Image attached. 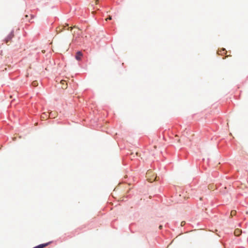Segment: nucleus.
<instances>
[{
    "instance_id": "nucleus-2",
    "label": "nucleus",
    "mask_w": 248,
    "mask_h": 248,
    "mask_svg": "<svg viewBox=\"0 0 248 248\" xmlns=\"http://www.w3.org/2000/svg\"><path fill=\"white\" fill-rule=\"evenodd\" d=\"M14 32L13 31L11 32L4 39V41L5 42V43L8 45H9L8 43L9 42H11V41L14 37Z\"/></svg>"
},
{
    "instance_id": "nucleus-14",
    "label": "nucleus",
    "mask_w": 248,
    "mask_h": 248,
    "mask_svg": "<svg viewBox=\"0 0 248 248\" xmlns=\"http://www.w3.org/2000/svg\"><path fill=\"white\" fill-rule=\"evenodd\" d=\"M162 226L161 225L159 226V228L160 229H161L162 228Z\"/></svg>"
},
{
    "instance_id": "nucleus-13",
    "label": "nucleus",
    "mask_w": 248,
    "mask_h": 248,
    "mask_svg": "<svg viewBox=\"0 0 248 248\" xmlns=\"http://www.w3.org/2000/svg\"><path fill=\"white\" fill-rule=\"evenodd\" d=\"M49 117L50 118L51 117H52V112L50 113L49 115Z\"/></svg>"
},
{
    "instance_id": "nucleus-12",
    "label": "nucleus",
    "mask_w": 248,
    "mask_h": 248,
    "mask_svg": "<svg viewBox=\"0 0 248 248\" xmlns=\"http://www.w3.org/2000/svg\"><path fill=\"white\" fill-rule=\"evenodd\" d=\"M60 30L59 31H59V32H62V30L64 29V28H62V29H61L60 28H59Z\"/></svg>"
},
{
    "instance_id": "nucleus-1",
    "label": "nucleus",
    "mask_w": 248,
    "mask_h": 248,
    "mask_svg": "<svg viewBox=\"0 0 248 248\" xmlns=\"http://www.w3.org/2000/svg\"><path fill=\"white\" fill-rule=\"evenodd\" d=\"M147 180L149 182H153L154 181H157V177L155 173L151 170H148L146 173Z\"/></svg>"
},
{
    "instance_id": "nucleus-15",
    "label": "nucleus",
    "mask_w": 248,
    "mask_h": 248,
    "mask_svg": "<svg viewBox=\"0 0 248 248\" xmlns=\"http://www.w3.org/2000/svg\"><path fill=\"white\" fill-rule=\"evenodd\" d=\"M74 37H75V31H74V34H73Z\"/></svg>"
},
{
    "instance_id": "nucleus-4",
    "label": "nucleus",
    "mask_w": 248,
    "mask_h": 248,
    "mask_svg": "<svg viewBox=\"0 0 248 248\" xmlns=\"http://www.w3.org/2000/svg\"><path fill=\"white\" fill-rule=\"evenodd\" d=\"M241 232L242 231L240 229H236L234 232V234L235 236H238L241 234Z\"/></svg>"
},
{
    "instance_id": "nucleus-7",
    "label": "nucleus",
    "mask_w": 248,
    "mask_h": 248,
    "mask_svg": "<svg viewBox=\"0 0 248 248\" xmlns=\"http://www.w3.org/2000/svg\"><path fill=\"white\" fill-rule=\"evenodd\" d=\"M47 117H48L47 113H43L41 116V118L42 119V120H45V119H47Z\"/></svg>"
},
{
    "instance_id": "nucleus-18",
    "label": "nucleus",
    "mask_w": 248,
    "mask_h": 248,
    "mask_svg": "<svg viewBox=\"0 0 248 248\" xmlns=\"http://www.w3.org/2000/svg\"><path fill=\"white\" fill-rule=\"evenodd\" d=\"M45 50H43V51H42V52H43V53H45Z\"/></svg>"
},
{
    "instance_id": "nucleus-10",
    "label": "nucleus",
    "mask_w": 248,
    "mask_h": 248,
    "mask_svg": "<svg viewBox=\"0 0 248 248\" xmlns=\"http://www.w3.org/2000/svg\"><path fill=\"white\" fill-rule=\"evenodd\" d=\"M81 32V31L79 29H77V33L79 34Z\"/></svg>"
},
{
    "instance_id": "nucleus-11",
    "label": "nucleus",
    "mask_w": 248,
    "mask_h": 248,
    "mask_svg": "<svg viewBox=\"0 0 248 248\" xmlns=\"http://www.w3.org/2000/svg\"><path fill=\"white\" fill-rule=\"evenodd\" d=\"M112 18H111V16H109V17L107 18L106 20H107L108 19V20H111Z\"/></svg>"
},
{
    "instance_id": "nucleus-20",
    "label": "nucleus",
    "mask_w": 248,
    "mask_h": 248,
    "mask_svg": "<svg viewBox=\"0 0 248 248\" xmlns=\"http://www.w3.org/2000/svg\"><path fill=\"white\" fill-rule=\"evenodd\" d=\"M182 224H184V223H183V222H181V225H182V226L183 225Z\"/></svg>"
},
{
    "instance_id": "nucleus-8",
    "label": "nucleus",
    "mask_w": 248,
    "mask_h": 248,
    "mask_svg": "<svg viewBox=\"0 0 248 248\" xmlns=\"http://www.w3.org/2000/svg\"><path fill=\"white\" fill-rule=\"evenodd\" d=\"M236 211H235V210H232V211H231V215H230V216H231V217H233V216H235V215H236Z\"/></svg>"
},
{
    "instance_id": "nucleus-5",
    "label": "nucleus",
    "mask_w": 248,
    "mask_h": 248,
    "mask_svg": "<svg viewBox=\"0 0 248 248\" xmlns=\"http://www.w3.org/2000/svg\"><path fill=\"white\" fill-rule=\"evenodd\" d=\"M49 243H47L46 244H41L36 247H35L34 248H44L46 247V246H47L49 244Z\"/></svg>"
},
{
    "instance_id": "nucleus-6",
    "label": "nucleus",
    "mask_w": 248,
    "mask_h": 248,
    "mask_svg": "<svg viewBox=\"0 0 248 248\" xmlns=\"http://www.w3.org/2000/svg\"><path fill=\"white\" fill-rule=\"evenodd\" d=\"M65 82L66 81L64 80H62L61 81V84L62 85V89H66L67 87V83L65 84Z\"/></svg>"
},
{
    "instance_id": "nucleus-16",
    "label": "nucleus",
    "mask_w": 248,
    "mask_h": 248,
    "mask_svg": "<svg viewBox=\"0 0 248 248\" xmlns=\"http://www.w3.org/2000/svg\"><path fill=\"white\" fill-rule=\"evenodd\" d=\"M52 116H54V114H52ZM50 118H55L54 116L51 117Z\"/></svg>"
},
{
    "instance_id": "nucleus-17",
    "label": "nucleus",
    "mask_w": 248,
    "mask_h": 248,
    "mask_svg": "<svg viewBox=\"0 0 248 248\" xmlns=\"http://www.w3.org/2000/svg\"><path fill=\"white\" fill-rule=\"evenodd\" d=\"M178 141L179 142H180V139H179V140H178Z\"/></svg>"
},
{
    "instance_id": "nucleus-19",
    "label": "nucleus",
    "mask_w": 248,
    "mask_h": 248,
    "mask_svg": "<svg viewBox=\"0 0 248 248\" xmlns=\"http://www.w3.org/2000/svg\"><path fill=\"white\" fill-rule=\"evenodd\" d=\"M182 224H184V223H183V222H181V225H182V226L183 225Z\"/></svg>"
},
{
    "instance_id": "nucleus-9",
    "label": "nucleus",
    "mask_w": 248,
    "mask_h": 248,
    "mask_svg": "<svg viewBox=\"0 0 248 248\" xmlns=\"http://www.w3.org/2000/svg\"><path fill=\"white\" fill-rule=\"evenodd\" d=\"M32 86L35 87L37 85V82L36 81H34L32 82Z\"/></svg>"
},
{
    "instance_id": "nucleus-3",
    "label": "nucleus",
    "mask_w": 248,
    "mask_h": 248,
    "mask_svg": "<svg viewBox=\"0 0 248 248\" xmlns=\"http://www.w3.org/2000/svg\"><path fill=\"white\" fill-rule=\"evenodd\" d=\"M82 56H83V54H82V52L80 51H78L76 53L75 58H76V60H77L78 61H80L81 60Z\"/></svg>"
}]
</instances>
